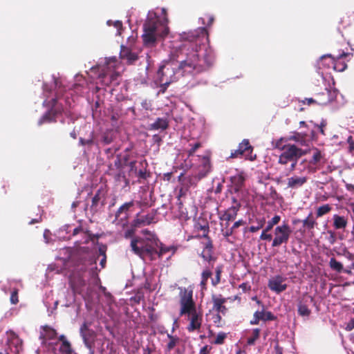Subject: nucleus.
Here are the masks:
<instances>
[{
    "label": "nucleus",
    "mask_w": 354,
    "mask_h": 354,
    "mask_svg": "<svg viewBox=\"0 0 354 354\" xmlns=\"http://www.w3.org/2000/svg\"><path fill=\"white\" fill-rule=\"evenodd\" d=\"M183 43L176 53V61L167 62L157 71L156 82L160 84V92L164 93L172 82L178 80V74L196 75L206 72L213 66L214 54L211 50L203 49L198 42L207 39L205 28H201L181 35Z\"/></svg>",
    "instance_id": "1"
},
{
    "label": "nucleus",
    "mask_w": 354,
    "mask_h": 354,
    "mask_svg": "<svg viewBox=\"0 0 354 354\" xmlns=\"http://www.w3.org/2000/svg\"><path fill=\"white\" fill-rule=\"evenodd\" d=\"M179 304L180 306L179 315H187L189 324L187 329L189 332L198 330L202 325L203 315L196 310L193 299V291L185 288H179Z\"/></svg>",
    "instance_id": "2"
},
{
    "label": "nucleus",
    "mask_w": 354,
    "mask_h": 354,
    "mask_svg": "<svg viewBox=\"0 0 354 354\" xmlns=\"http://www.w3.org/2000/svg\"><path fill=\"white\" fill-rule=\"evenodd\" d=\"M169 20L165 17L161 21L156 13L149 15L143 24L142 38L145 46H154L159 38H164L169 34Z\"/></svg>",
    "instance_id": "3"
},
{
    "label": "nucleus",
    "mask_w": 354,
    "mask_h": 354,
    "mask_svg": "<svg viewBox=\"0 0 354 354\" xmlns=\"http://www.w3.org/2000/svg\"><path fill=\"white\" fill-rule=\"evenodd\" d=\"M86 266H91L89 271L91 276L92 277H97V273L96 272L97 269L96 266V260L89 259L83 263L82 267L80 269L81 272H73L70 277V286L75 295H82L84 291L86 283L82 275V272H85L86 271Z\"/></svg>",
    "instance_id": "4"
},
{
    "label": "nucleus",
    "mask_w": 354,
    "mask_h": 354,
    "mask_svg": "<svg viewBox=\"0 0 354 354\" xmlns=\"http://www.w3.org/2000/svg\"><path fill=\"white\" fill-rule=\"evenodd\" d=\"M131 248L133 253L141 258L147 255L151 260H154L156 253H158L157 248L155 245V240L153 243H149L145 239L140 237L133 238L131 241Z\"/></svg>",
    "instance_id": "5"
},
{
    "label": "nucleus",
    "mask_w": 354,
    "mask_h": 354,
    "mask_svg": "<svg viewBox=\"0 0 354 354\" xmlns=\"http://www.w3.org/2000/svg\"><path fill=\"white\" fill-rule=\"evenodd\" d=\"M120 75L115 71V59H113V62H107L106 65L102 68L98 78L104 86H109L111 84L118 85Z\"/></svg>",
    "instance_id": "6"
},
{
    "label": "nucleus",
    "mask_w": 354,
    "mask_h": 354,
    "mask_svg": "<svg viewBox=\"0 0 354 354\" xmlns=\"http://www.w3.org/2000/svg\"><path fill=\"white\" fill-rule=\"evenodd\" d=\"M292 231L290 225L283 222L282 225L277 226L274 230V239L272 247H279L282 244H287Z\"/></svg>",
    "instance_id": "7"
},
{
    "label": "nucleus",
    "mask_w": 354,
    "mask_h": 354,
    "mask_svg": "<svg viewBox=\"0 0 354 354\" xmlns=\"http://www.w3.org/2000/svg\"><path fill=\"white\" fill-rule=\"evenodd\" d=\"M283 151V152L279 158V163L281 165H287L289 162L299 159L306 153V151L295 145H288V147Z\"/></svg>",
    "instance_id": "8"
},
{
    "label": "nucleus",
    "mask_w": 354,
    "mask_h": 354,
    "mask_svg": "<svg viewBox=\"0 0 354 354\" xmlns=\"http://www.w3.org/2000/svg\"><path fill=\"white\" fill-rule=\"evenodd\" d=\"M91 325V322H84L80 328V335L83 339L84 343L89 349H92L94 347L97 337L96 333L90 328Z\"/></svg>",
    "instance_id": "9"
},
{
    "label": "nucleus",
    "mask_w": 354,
    "mask_h": 354,
    "mask_svg": "<svg viewBox=\"0 0 354 354\" xmlns=\"http://www.w3.org/2000/svg\"><path fill=\"white\" fill-rule=\"evenodd\" d=\"M158 210L153 209L146 215H141L140 212L138 213L133 220V225L134 227H143L149 225L152 223H157Z\"/></svg>",
    "instance_id": "10"
},
{
    "label": "nucleus",
    "mask_w": 354,
    "mask_h": 354,
    "mask_svg": "<svg viewBox=\"0 0 354 354\" xmlns=\"http://www.w3.org/2000/svg\"><path fill=\"white\" fill-rule=\"evenodd\" d=\"M252 151L253 147L251 146L249 140L244 139L239 145L238 149L232 151L230 157L232 158H237L245 156L246 158L253 160L255 159L256 155H254V157L252 156Z\"/></svg>",
    "instance_id": "11"
},
{
    "label": "nucleus",
    "mask_w": 354,
    "mask_h": 354,
    "mask_svg": "<svg viewBox=\"0 0 354 354\" xmlns=\"http://www.w3.org/2000/svg\"><path fill=\"white\" fill-rule=\"evenodd\" d=\"M286 277L281 274L274 275L268 280V287L271 291L280 294L288 288V285L286 283Z\"/></svg>",
    "instance_id": "12"
},
{
    "label": "nucleus",
    "mask_w": 354,
    "mask_h": 354,
    "mask_svg": "<svg viewBox=\"0 0 354 354\" xmlns=\"http://www.w3.org/2000/svg\"><path fill=\"white\" fill-rule=\"evenodd\" d=\"M6 354H19L22 351V340L14 333L8 335Z\"/></svg>",
    "instance_id": "13"
},
{
    "label": "nucleus",
    "mask_w": 354,
    "mask_h": 354,
    "mask_svg": "<svg viewBox=\"0 0 354 354\" xmlns=\"http://www.w3.org/2000/svg\"><path fill=\"white\" fill-rule=\"evenodd\" d=\"M276 319L277 317L272 312L266 310L264 306H263L261 310L254 312L253 318L250 321V324L251 325H257L259 324L260 321L266 322L267 321H274Z\"/></svg>",
    "instance_id": "14"
},
{
    "label": "nucleus",
    "mask_w": 354,
    "mask_h": 354,
    "mask_svg": "<svg viewBox=\"0 0 354 354\" xmlns=\"http://www.w3.org/2000/svg\"><path fill=\"white\" fill-rule=\"evenodd\" d=\"M314 302V298L311 295L304 294L298 304V314L302 317H308L311 313L309 306Z\"/></svg>",
    "instance_id": "15"
},
{
    "label": "nucleus",
    "mask_w": 354,
    "mask_h": 354,
    "mask_svg": "<svg viewBox=\"0 0 354 354\" xmlns=\"http://www.w3.org/2000/svg\"><path fill=\"white\" fill-rule=\"evenodd\" d=\"M350 55V53H342L339 54L337 58L332 57L330 55H323L321 57V59H324L326 58L327 57L332 58V64L333 68L335 71L338 72H343L346 68H347V64L346 62L343 60L344 57H346L347 56Z\"/></svg>",
    "instance_id": "16"
},
{
    "label": "nucleus",
    "mask_w": 354,
    "mask_h": 354,
    "mask_svg": "<svg viewBox=\"0 0 354 354\" xmlns=\"http://www.w3.org/2000/svg\"><path fill=\"white\" fill-rule=\"evenodd\" d=\"M212 301L213 304L212 310L216 311L217 313H221L223 315H226L227 313V308L225 306L227 302V299L223 297L221 295L212 296Z\"/></svg>",
    "instance_id": "17"
},
{
    "label": "nucleus",
    "mask_w": 354,
    "mask_h": 354,
    "mask_svg": "<svg viewBox=\"0 0 354 354\" xmlns=\"http://www.w3.org/2000/svg\"><path fill=\"white\" fill-rule=\"evenodd\" d=\"M54 105L50 111L46 112L38 121V124L41 125L46 122H53L56 121V116L62 113V109L56 106V99H53Z\"/></svg>",
    "instance_id": "18"
},
{
    "label": "nucleus",
    "mask_w": 354,
    "mask_h": 354,
    "mask_svg": "<svg viewBox=\"0 0 354 354\" xmlns=\"http://www.w3.org/2000/svg\"><path fill=\"white\" fill-rule=\"evenodd\" d=\"M336 97V91L324 88V91L317 95V104L326 105L331 102Z\"/></svg>",
    "instance_id": "19"
},
{
    "label": "nucleus",
    "mask_w": 354,
    "mask_h": 354,
    "mask_svg": "<svg viewBox=\"0 0 354 354\" xmlns=\"http://www.w3.org/2000/svg\"><path fill=\"white\" fill-rule=\"evenodd\" d=\"M104 196L100 189H98L91 199V204L89 207V210L93 215L98 212L100 209L104 206V201H102Z\"/></svg>",
    "instance_id": "20"
},
{
    "label": "nucleus",
    "mask_w": 354,
    "mask_h": 354,
    "mask_svg": "<svg viewBox=\"0 0 354 354\" xmlns=\"http://www.w3.org/2000/svg\"><path fill=\"white\" fill-rule=\"evenodd\" d=\"M213 243L212 239H207L204 243V248L201 252V257L206 261L210 263L211 261H215L216 257H214L213 250Z\"/></svg>",
    "instance_id": "21"
},
{
    "label": "nucleus",
    "mask_w": 354,
    "mask_h": 354,
    "mask_svg": "<svg viewBox=\"0 0 354 354\" xmlns=\"http://www.w3.org/2000/svg\"><path fill=\"white\" fill-rule=\"evenodd\" d=\"M307 180L306 176L294 175L287 178V187L291 189H298L306 183Z\"/></svg>",
    "instance_id": "22"
},
{
    "label": "nucleus",
    "mask_w": 354,
    "mask_h": 354,
    "mask_svg": "<svg viewBox=\"0 0 354 354\" xmlns=\"http://www.w3.org/2000/svg\"><path fill=\"white\" fill-rule=\"evenodd\" d=\"M120 56L122 59L127 60L129 64H133L138 59V55L136 53L133 52L129 48L124 46H121Z\"/></svg>",
    "instance_id": "23"
},
{
    "label": "nucleus",
    "mask_w": 354,
    "mask_h": 354,
    "mask_svg": "<svg viewBox=\"0 0 354 354\" xmlns=\"http://www.w3.org/2000/svg\"><path fill=\"white\" fill-rule=\"evenodd\" d=\"M200 165L198 167L199 169V176L200 178H203L207 176L208 173L210 172L212 165L210 161L209 155H205L201 157Z\"/></svg>",
    "instance_id": "24"
},
{
    "label": "nucleus",
    "mask_w": 354,
    "mask_h": 354,
    "mask_svg": "<svg viewBox=\"0 0 354 354\" xmlns=\"http://www.w3.org/2000/svg\"><path fill=\"white\" fill-rule=\"evenodd\" d=\"M155 245L158 250L156 256L159 259L162 258V257L168 252H171V255H173L176 251V248L174 246H166L158 239L155 240Z\"/></svg>",
    "instance_id": "25"
},
{
    "label": "nucleus",
    "mask_w": 354,
    "mask_h": 354,
    "mask_svg": "<svg viewBox=\"0 0 354 354\" xmlns=\"http://www.w3.org/2000/svg\"><path fill=\"white\" fill-rule=\"evenodd\" d=\"M239 211V207L237 205L235 207H230L220 214L219 219L225 222L234 221L236 218Z\"/></svg>",
    "instance_id": "26"
},
{
    "label": "nucleus",
    "mask_w": 354,
    "mask_h": 354,
    "mask_svg": "<svg viewBox=\"0 0 354 354\" xmlns=\"http://www.w3.org/2000/svg\"><path fill=\"white\" fill-rule=\"evenodd\" d=\"M80 233H84L85 234L87 237L84 241V243H88L91 241H93L95 238L97 237L96 235L92 234L88 228H84L82 225H79L78 227H75L73 231V236H76L77 234Z\"/></svg>",
    "instance_id": "27"
},
{
    "label": "nucleus",
    "mask_w": 354,
    "mask_h": 354,
    "mask_svg": "<svg viewBox=\"0 0 354 354\" xmlns=\"http://www.w3.org/2000/svg\"><path fill=\"white\" fill-rule=\"evenodd\" d=\"M333 227L335 230H344L348 224V219L344 216L334 214L333 216Z\"/></svg>",
    "instance_id": "28"
},
{
    "label": "nucleus",
    "mask_w": 354,
    "mask_h": 354,
    "mask_svg": "<svg viewBox=\"0 0 354 354\" xmlns=\"http://www.w3.org/2000/svg\"><path fill=\"white\" fill-rule=\"evenodd\" d=\"M129 216H124L122 214H120L118 216V213L115 214V219L113 221V223L120 230H124L129 225Z\"/></svg>",
    "instance_id": "29"
},
{
    "label": "nucleus",
    "mask_w": 354,
    "mask_h": 354,
    "mask_svg": "<svg viewBox=\"0 0 354 354\" xmlns=\"http://www.w3.org/2000/svg\"><path fill=\"white\" fill-rule=\"evenodd\" d=\"M231 182L233 185L234 192H238L244 185L245 177L242 174H236L231 177Z\"/></svg>",
    "instance_id": "30"
},
{
    "label": "nucleus",
    "mask_w": 354,
    "mask_h": 354,
    "mask_svg": "<svg viewBox=\"0 0 354 354\" xmlns=\"http://www.w3.org/2000/svg\"><path fill=\"white\" fill-rule=\"evenodd\" d=\"M43 333H41V339H53L57 337L56 330L49 326H44L41 327Z\"/></svg>",
    "instance_id": "31"
},
{
    "label": "nucleus",
    "mask_w": 354,
    "mask_h": 354,
    "mask_svg": "<svg viewBox=\"0 0 354 354\" xmlns=\"http://www.w3.org/2000/svg\"><path fill=\"white\" fill-rule=\"evenodd\" d=\"M169 127V122L165 118H158L151 124V129L153 130H165Z\"/></svg>",
    "instance_id": "32"
},
{
    "label": "nucleus",
    "mask_w": 354,
    "mask_h": 354,
    "mask_svg": "<svg viewBox=\"0 0 354 354\" xmlns=\"http://www.w3.org/2000/svg\"><path fill=\"white\" fill-rule=\"evenodd\" d=\"M203 224L200 222H198L195 224L194 228L197 231H203V234L202 236H198V237L205 238L206 240L210 239L211 238L209 236V227L208 223L205 221H203Z\"/></svg>",
    "instance_id": "33"
},
{
    "label": "nucleus",
    "mask_w": 354,
    "mask_h": 354,
    "mask_svg": "<svg viewBox=\"0 0 354 354\" xmlns=\"http://www.w3.org/2000/svg\"><path fill=\"white\" fill-rule=\"evenodd\" d=\"M303 227L305 230H311L317 225L315 218L313 217V213L310 212L308 216L302 221Z\"/></svg>",
    "instance_id": "34"
},
{
    "label": "nucleus",
    "mask_w": 354,
    "mask_h": 354,
    "mask_svg": "<svg viewBox=\"0 0 354 354\" xmlns=\"http://www.w3.org/2000/svg\"><path fill=\"white\" fill-rule=\"evenodd\" d=\"M134 204L135 203L133 201H131L122 204L116 211V213H118V216L120 214H122L124 216H129V212L131 210V208L134 206Z\"/></svg>",
    "instance_id": "35"
},
{
    "label": "nucleus",
    "mask_w": 354,
    "mask_h": 354,
    "mask_svg": "<svg viewBox=\"0 0 354 354\" xmlns=\"http://www.w3.org/2000/svg\"><path fill=\"white\" fill-rule=\"evenodd\" d=\"M205 17H207V27H203L204 28H205L206 31H207V39H205L204 40H203L201 43L200 42H198V44H200L201 46V47L203 48V49H205V50H211L212 51H213L211 48H207L205 46V45L204 44V41H209V33H208V31H207V28H209L210 27L212 24L214 23V17L213 15H205ZM201 27L200 28H198H198H201ZM214 53V52H212Z\"/></svg>",
    "instance_id": "36"
},
{
    "label": "nucleus",
    "mask_w": 354,
    "mask_h": 354,
    "mask_svg": "<svg viewBox=\"0 0 354 354\" xmlns=\"http://www.w3.org/2000/svg\"><path fill=\"white\" fill-rule=\"evenodd\" d=\"M324 159V156L322 155L321 151L317 149H315L313 155L311 160L309 161L310 165H315L317 169H319V163Z\"/></svg>",
    "instance_id": "37"
},
{
    "label": "nucleus",
    "mask_w": 354,
    "mask_h": 354,
    "mask_svg": "<svg viewBox=\"0 0 354 354\" xmlns=\"http://www.w3.org/2000/svg\"><path fill=\"white\" fill-rule=\"evenodd\" d=\"M330 268L338 273H342L344 270L343 265L341 262L337 261L335 258L332 257L329 261Z\"/></svg>",
    "instance_id": "38"
},
{
    "label": "nucleus",
    "mask_w": 354,
    "mask_h": 354,
    "mask_svg": "<svg viewBox=\"0 0 354 354\" xmlns=\"http://www.w3.org/2000/svg\"><path fill=\"white\" fill-rule=\"evenodd\" d=\"M261 330L259 328H254L251 332V335L247 339V344L250 346L254 345L256 341L260 337Z\"/></svg>",
    "instance_id": "39"
},
{
    "label": "nucleus",
    "mask_w": 354,
    "mask_h": 354,
    "mask_svg": "<svg viewBox=\"0 0 354 354\" xmlns=\"http://www.w3.org/2000/svg\"><path fill=\"white\" fill-rule=\"evenodd\" d=\"M167 337L169 339L167 344V351H171L180 342V338L177 336H173L170 334H167Z\"/></svg>",
    "instance_id": "40"
},
{
    "label": "nucleus",
    "mask_w": 354,
    "mask_h": 354,
    "mask_svg": "<svg viewBox=\"0 0 354 354\" xmlns=\"http://www.w3.org/2000/svg\"><path fill=\"white\" fill-rule=\"evenodd\" d=\"M287 138H281L273 142V146L275 149L283 151L286 149L289 144H287Z\"/></svg>",
    "instance_id": "41"
},
{
    "label": "nucleus",
    "mask_w": 354,
    "mask_h": 354,
    "mask_svg": "<svg viewBox=\"0 0 354 354\" xmlns=\"http://www.w3.org/2000/svg\"><path fill=\"white\" fill-rule=\"evenodd\" d=\"M288 141V140H294L297 142H298L301 146H304L306 145V138L304 135L299 133H295L293 136H291L288 138H287Z\"/></svg>",
    "instance_id": "42"
},
{
    "label": "nucleus",
    "mask_w": 354,
    "mask_h": 354,
    "mask_svg": "<svg viewBox=\"0 0 354 354\" xmlns=\"http://www.w3.org/2000/svg\"><path fill=\"white\" fill-rule=\"evenodd\" d=\"M331 209L332 207L328 204H326L319 207L316 212L317 217H322L324 215L327 214L331 211Z\"/></svg>",
    "instance_id": "43"
},
{
    "label": "nucleus",
    "mask_w": 354,
    "mask_h": 354,
    "mask_svg": "<svg viewBox=\"0 0 354 354\" xmlns=\"http://www.w3.org/2000/svg\"><path fill=\"white\" fill-rule=\"evenodd\" d=\"M59 351L62 354H72L73 353L71 346L68 341H65V342H62V344H60V346H59Z\"/></svg>",
    "instance_id": "44"
},
{
    "label": "nucleus",
    "mask_w": 354,
    "mask_h": 354,
    "mask_svg": "<svg viewBox=\"0 0 354 354\" xmlns=\"http://www.w3.org/2000/svg\"><path fill=\"white\" fill-rule=\"evenodd\" d=\"M281 220V216L279 215H275L272 218L271 220L268 221L267 225L266 227V231H270L274 225H277Z\"/></svg>",
    "instance_id": "45"
},
{
    "label": "nucleus",
    "mask_w": 354,
    "mask_h": 354,
    "mask_svg": "<svg viewBox=\"0 0 354 354\" xmlns=\"http://www.w3.org/2000/svg\"><path fill=\"white\" fill-rule=\"evenodd\" d=\"M216 275L214 279H212V283L214 286H216L221 282V272H222V266H217L216 268Z\"/></svg>",
    "instance_id": "46"
},
{
    "label": "nucleus",
    "mask_w": 354,
    "mask_h": 354,
    "mask_svg": "<svg viewBox=\"0 0 354 354\" xmlns=\"http://www.w3.org/2000/svg\"><path fill=\"white\" fill-rule=\"evenodd\" d=\"M113 141V133L111 131H107L102 135V142L105 145H109Z\"/></svg>",
    "instance_id": "47"
},
{
    "label": "nucleus",
    "mask_w": 354,
    "mask_h": 354,
    "mask_svg": "<svg viewBox=\"0 0 354 354\" xmlns=\"http://www.w3.org/2000/svg\"><path fill=\"white\" fill-rule=\"evenodd\" d=\"M189 146L190 149L187 151L188 156H192L194 154L198 149L201 147L202 144L200 142H196L194 143H189Z\"/></svg>",
    "instance_id": "48"
},
{
    "label": "nucleus",
    "mask_w": 354,
    "mask_h": 354,
    "mask_svg": "<svg viewBox=\"0 0 354 354\" xmlns=\"http://www.w3.org/2000/svg\"><path fill=\"white\" fill-rule=\"evenodd\" d=\"M137 228H139V227H134L133 225V221L130 223L129 227L124 232V236L126 239L131 238L133 236L136 232V230Z\"/></svg>",
    "instance_id": "49"
},
{
    "label": "nucleus",
    "mask_w": 354,
    "mask_h": 354,
    "mask_svg": "<svg viewBox=\"0 0 354 354\" xmlns=\"http://www.w3.org/2000/svg\"><path fill=\"white\" fill-rule=\"evenodd\" d=\"M265 223H266V220L264 218H262L258 220V225H256V226H254V225L250 226L249 228V231L250 232H256L258 230H259L260 229L263 228Z\"/></svg>",
    "instance_id": "50"
},
{
    "label": "nucleus",
    "mask_w": 354,
    "mask_h": 354,
    "mask_svg": "<svg viewBox=\"0 0 354 354\" xmlns=\"http://www.w3.org/2000/svg\"><path fill=\"white\" fill-rule=\"evenodd\" d=\"M327 236L326 237V239L330 245H333L337 241V237L336 234L334 231L332 230H328L327 232Z\"/></svg>",
    "instance_id": "51"
},
{
    "label": "nucleus",
    "mask_w": 354,
    "mask_h": 354,
    "mask_svg": "<svg viewBox=\"0 0 354 354\" xmlns=\"http://www.w3.org/2000/svg\"><path fill=\"white\" fill-rule=\"evenodd\" d=\"M114 165L118 169H122L124 167V165L122 161L121 154L117 155L116 159L114 161Z\"/></svg>",
    "instance_id": "52"
},
{
    "label": "nucleus",
    "mask_w": 354,
    "mask_h": 354,
    "mask_svg": "<svg viewBox=\"0 0 354 354\" xmlns=\"http://www.w3.org/2000/svg\"><path fill=\"white\" fill-rule=\"evenodd\" d=\"M225 338H226V334L224 333H220L218 334L214 343L215 344H223L224 343V340Z\"/></svg>",
    "instance_id": "53"
},
{
    "label": "nucleus",
    "mask_w": 354,
    "mask_h": 354,
    "mask_svg": "<svg viewBox=\"0 0 354 354\" xmlns=\"http://www.w3.org/2000/svg\"><path fill=\"white\" fill-rule=\"evenodd\" d=\"M221 232L223 236L225 239H228L230 236H232L234 232L230 227H223L221 229Z\"/></svg>",
    "instance_id": "54"
},
{
    "label": "nucleus",
    "mask_w": 354,
    "mask_h": 354,
    "mask_svg": "<svg viewBox=\"0 0 354 354\" xmlns=\"http://www.w3.org/2000/svg\"><path fill=\"white\" fill-rule=\"evenodd\" d=\"M269 231H266V228L262 231L261 234L260 236L261 240L266 241H271L272 239V235L271 234H268Z\"/></svg>",
    "instance_id": "55"
},
{
    "label": "nucleus",
    "mask_w": 354,
    "mask_h": 354,
    "mask_svg": "<svg viewBox=\"0 0 354 354\" xmlns=\"http://www.w3.org/2000/svg\"><path fill=\"white\" fill-rule=\"evenodd\" d=\"M10 301L13 304H16L19 302L17 290H15L12 292L11 296H10Z\"/></svg>",
    "instance_id": "56"
},
{
    "label": "nucleus",
    "mask_w": 354,
    "mask_h": 354,
    "mask_svg": "<svg viewBox=\"0 0 354 354\" xmlns=\"http://www.w3.org/2000/svg\"><path fill=\"white\" fill-rule=\"evenodd\" d=\"M212 347L209 345L203 346L199 351V354H210Z\"/></svg>",
    "instance_id": "57"
},
{
    "label": "nucleus",
    "mask_w": 354,
    "mask_h": 354,
    "mask_svg": "<svg viewBox=\"0 0 354 354\" xmlns=\"http://www.w3.org/2000/svg\"><path fill=\"white\" fill-rule=\"evenodd\" d=\"M79 141H80V145L82 146H84V145L91 146L93 144V138H89V139L86 140L82 138H80Z\"/></svg>",
    "instance_id": "58"
},
{
    "label": "nucleus",
    "mask_w": 354,
    "mask_h": 354,
    "mask_svg": "<svg viewBox=\"0 0 354 354\" xmlns=\"http://www.w3.org/2000/svg\"><path fill=\"white\" fill-rule=\"evenodd\" d=\"M136 161L133 160L129 162L128 165L129 167V172H133L134 174H137V167H136Z\"/></svg>",
    "instance_id": "59"
},
{
    "label": "nucleus",
    "mask_w": 354,
    "mask_h": 354,
    "mask_svg": "<svg viewBox=\"0 0 354 354\" xmlns=\"http://www.w3.org/2000/svg\"><path fill=\"white\" fill-rule=\"evenodd\" d=\"M212 275V272L209 269L204 270L201 274V279L204 280H208Z\"/></svg>",
    "instance_id": "60"
},
{
    "label": "nucleus",
    "mask_w": 354,
    "mask_h": 354,
    "mask_svg": "<svg viewBox=\"0 0 354 354\" xmlns=\"http://www.w3.org/2000/svg\"><path fill=\"white\" fill-rule=\"evenodd\" d=\"M138 178L142 179H147L148 177H149L150 174H147L145 170L140 169L138 171H137V174H136Z\"/></svg>",
    "instance_id": "61"
},
{
    "label": "nucleus",
    "mask_w": 354,
    "mask_h": 354,
    "mask_svg": "<svg viewBox=\"0 0 354 354\" xmlns=\"http://www.w3.org/2000/svg\"><path fill=\"white\" fill-rule=\"evenodd\" d=\"M354 329V317L351 318L348 322L346 323L345 330L346 331H351Z\"/></svg>",
    "instance_id": "62"
},
{
    "label": "nucleus",
    "mask_w": 354,
    "mask_h": 354,
    "mask_svg": "<svg viewBox=\"0 0 354 354\" xmlns=\"http://www.w3.org/2000/svg\"><path fill=\"white\" fill-rule=\"evenodd\" d=\"M326 122L323 120L320 124H316V127L317 128V129L319 131V132L322 134V135H325V133H324V128L326 127Z\"/></svg>",
    "instance_id": "63"
},
{
    "label": "nucleus",
    "mask_w": 354,
    "mask_h": 354,
    "mask_svg": "<svg viewBox=\"0 0 354 354\" xmlns=\"http://www.w3.org/2000/svg\"><path fill=\"white\" fill-rule=\"evenodd\" d=\"M244 224H245V222L243 221V220L240 219V220L234 222V223L230 228L232 229V230L235 232V230L236 228L239 227L241 225H243Z\"/></svg>",
    "instance_id": "64"
}]
</instances>
